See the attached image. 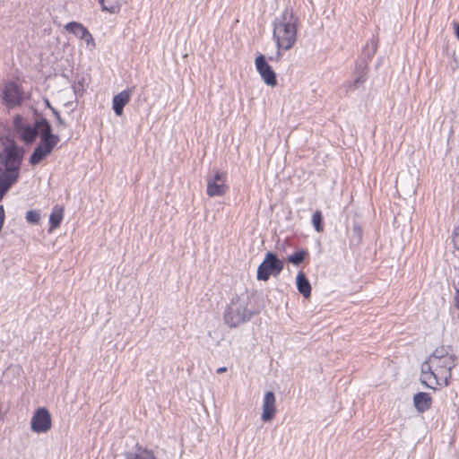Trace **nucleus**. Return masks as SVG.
<instances>
[{"label": "nucleus", "mask_w": 459, "mask_h": 459, "mask_svg": "<svg viewBox=\"0 0 459 459\" xmlns=\"http://www.w3.org/2000/svg\"><path fill=\"white\" fill-rule=\"evenodd\" d=\"M23 156V148L13 141L6 144L0 152V202L17 183Z\"/></svg>", "instance_id": "nucleus-1"}, {"label": "nucleus", "mask_w": 459, "mask_h": 459, "mask_svg": "<svg viewBox=\"0 0 459 459\" xmlns=\"http://www.w3.org/2000/svg\"><path fill=\"white\" fill-rule=\"evenodd\" d=\"M298 18L291 9L285 8L274 20L273 39L278 49L289 50L296 43L298 32Z\"/></svg>", "instance_id": "nucleus-2"}, {"label": "nucleus", "mask_w": 459, "mask_h": 459, "mask_svg": "<svg viewBox=\"0 0 459 459\" xmlns=\"http://www.w3.org/2000/svg\"><path fill=\"white\" fill-rule=\"evenodd\" d=\"M431 365L435 368L439 385L447 386L451 379V370L456 365V358L450 346L437 348L431 354Z\"/></svg>", "instance_id": "nucleus-3"}, {"label": "nucleus", "mask_w": 459, "mask_h": 459, "mask_svg": "<svg viewBox=\"0 0 459 459\" xmlns=\"http://www.w3.org/2000/svg\"><path fill=\"white\" fill-rule=\"evenodd\" d=\"M248 297L238 296L233 299L224 311V323L233 328L248 321L252 316V311L247 308Z\"/></svg>", "instance_id": "nucleus-4"}, {"label": "nucleus", "mask_w": 459, "mask_h": 459, "mask_svg": "<svg viewBox=\"0 0 459 459\" xmlns=\"http://www.w3.org/2000/svg\"><path fill=\"white\" fill-rule=\"evenodd\" d=\"M41 122L45 124V130L41 135L40 143L34 149L30 157L29 161L32 166H36L45 160L59 142L58 135L52 134L49 122L48 120H42Z\"/></svg>", "instance_id": "nucleus-5"}, {"label": "nucleus", "mask_w": 459, "mask_h": 459, "mask_svg": "<svg viewBox=\"0 0 459 459\" xmlns=\"http://www.w3.org/2000/svg\"><path fill=\"white\" fill-rule=\"evenodd\" d=\"M283 266V261L280 260L276 254L268 252L265 255L264 261L257 268L256 278L259 281H266L271 275H279L282 271Z\"/></svg>", "instance_id": "nucleus-6"}, {"label": "nucleus", "mask_w": 459, "mask_h": 459, "mask_svg": "<svg viewBox=\"0 0 459 459\" xmlns=\"http://www.w3.org/2000/svg\"><path fill=\"white\" fill-rule=\"evenodd\" d=\"M228 190L226 174L216 170L213 175L207 178V195L210 197L221 196Z\"/></svg>", "instance_id": "nucleus-7"}, {"label": "nucleus", "mask_w": 459, "mask_h": 459, "mask_svg": "<svg viewBox=\"0 0 459 459\" xmlns=\"http://www.w3.org/2000/svg\"><path fill=\"white\" fill-rule=\"evenodd\" d=\"M30 428L35 433H46L51 429V415L45 407L36 410L30 420Z\"/></svg>", "instance_id": "nucleus-8"}, {"label": "nucleus", "mask_w": 459, "mask_h": 459, "mask_svg": "<svg viewBox=\"0 0 459 459\" xmlns=\"http://www.w3.org/2000/svg\"><path fill=\"white\" fill-rule=\"evenodd\" d=\"M2 100L9 108L20 106L22 102V92L13 82H6L2 91Z\"/></svg>", "instance_id": "nucleus-9"}, {"label": "nucleus", "mask_w": 459, "mask_h": 459, "mask_svg": "<svg viewBox=\"0 0 459 459\" xmlns=\"http://www.w3.org/2000/svg\"><path fill=\"white\" fill-rule=\"evenodd\" d=\"M255 63L256 70L264 82L269 86H275L277 84L276 74L265 60L264 56L259 55Z\"/></svg>", "instance_id": "nucleus-10"}, {"label": "nucleus", "mask_w": 459, "mask_h": 459, "mask_svg": "<svg viewBox=\"0 0 459 459\" xmlns=\"http://www.w3.org/2000/svg\"><path fill=\"white\" fill-rule=\"evenodd\" d=\"M420 382L429 388L436 389L434 386L439 385L435 368L431 365V355L421 364Z\"/></svg>", "instance_id": "nucleus-11"}, {"label": "nucleus", "mask_w": 459, "mask_h": 459, "mask_svg": "<svg viewBox=\"0 0 459 459\" xmlns=\"http://www.w3.org/2000/svg\"><path fill=\"white\" fill-rule=\"evenodd\" d=\"M47 120L44 117L37 118L33 126H26L22 128V138L26 143L33 142L39 134L42 135L45 130V124L41 121Z\"/></svg>", "instance_id": "nucleus-12"}, {"label": "nucleus", "mask_w": 459, "mask_h": 459, "mask_svg": "<svg viewBox=\"0 0 459 459\" xmlns=\"http://www.w3.org/2000/svg\"><path fill=\"white\" fill-rule=\"evenodd\" d=\"M275 412V395L272 391H268L265 393L263 401L262 420L265 422L271 421L273 419Z\"/></svg>", "instance_id": "nucleus-13"}, {"label": "nucleus", "mask_w": 459, "mask_h": 459, "mask_svg": "<svg viewBox=\"0 0 459 459\" xmlns=\"http://www.w3.org/2000/svg\"><path fill=\"white\" fill-rule=\"evenodd\" d=\"M132 90H125L113 97L112 108L117 116L123 114L124 107L130 101Z\"/></svg>", "instance_id": "nucleus-14"}, {"label": "nucleus", "mask_w": 459, "mask_h": 459, "mask_svg": "<svg viewBox=\"0 0 459 459\" xmlns=\"http://www.w3.org/2000/svg\"><path fill=\"white\" fill-rule=\"evenodd\" d=\"M432 398L428 393H418L413 397V404L418 411L425 412L430 409Z\"/></svg>", "instance_id": "nucleus-15"}, {"label": "nucleus", "mask_w": 459, "mask_h": 459, "mask_svg": "<svg viewBox=\"0 0 459 459\" xmlns=\"http://www.w3.org/2000/svg\"><path fill=\"white\" fill-rule=\"evenodd\" d=\"M296 285L299 292L304 297L308 298L311 294V285L304 273L299 272L296 277Z\"/></svg>", "instance_id": "nucleus-16"}, {"label": "nucleus", "mask_w": 459, "mask_h": 459, "mask_svg": "<svg viewBox=\"0 0 459 459\" xmlns=\"http://www.w3.org/2000/svg\"><path fill=\"white\" fill-rule=\"evenodd\" d=\"M64 218V207L60 205H55L52 209V212L49 215V223L50 228L48 232L53 231L55 229L58 228Z\"/></svg>", "instance_id": "nucleus-17"}, {"label": "nucleus", "mask_w": 459, "mask_h": 459, "mask_svg": "<svg viewBox=\"0 0 459 459\" xmlns=\"http://www.w3.org/2000/svg\"><path fill=\"white\" fill-rule=\"evenodd\" d=\"M65 29L70 32L73 33L74 36L82 39L84 37V34L88 31L87 28L84 27L82 23H79L77 22H68Z\"/></svg>", "instance_id": "nucleus-18"}, {"label": "nucleus", "mask_w": 459, "mask_h": 459, "mask_svg": "<svg viewBox=\"0 0 459 459\" xmlns=\"http://www.w3.org/2000/svg\"><path fill=\"white\" fill-rule=\"evenodd\" d=\"M126 459H157L153 453L148 449L138 447L134 452L126 455Z\"/></svg>", "instance_id": "nucleus-19"}, {"label": "nucleus", "mask_w": 459, "mask_h": 459, "mask_svg": "<svg viewBox=\"0 0 459 459\" xmlns=\"http://www.w3.org/2000/svg\"><path fill=\"white\" fill-rule=\"evenodd\" d=\"M102 10L111 13H118L121 8V0H99Z\"/></svg>", "instance_id": "nucleus-20"}, {"label": "nucleus", "mask_w": 459, "mask_h": 459, "mask_svg": "<svg viewBox=\"0 0 459 459\" xmlns=\"http://www.w3.org/2000/svg\"><path fill=\"white\" fill-rule=\"evenodd\" d=\"M307 255V252L306 250L300 249V250L296 251L292 255H289L287 260L289 263H290L294 265H299L304 261Z\"/></svg>", "instance_id": "nucleus-21"}, {"label": "nucleus", "mask_w": 459, "mask_h": 459, "mask_svg": "<svg viewBox=\"0 0 459 459\" xmlns=\"http://www.w3.org/2000/svg\"><path fill=\"white\" fill-rule=\"evenodd\" d=\"M312 224L316 232H323V216L321 211H316L312 216Z\"/></svg>", "instance_id": "nucleus-22"}, {"label": "nucleus", "mask_w": 459, "mask_h": 459, "mask_svg": "<svg viewBox=\"0 0 459 459\" xmlns=\"http://www.w3.org/2000/svg\"><path fill=\"white\" fill-rule=\"evenodd\" d=\"M25 218L28 222L31 224H37L40 220V214L36 210H30L27 212Z\"/></svg>", "instance_id": "nucleus-23"}, {"label": "nucleus", "mask_w": 459, "mask_h": 459, "mask_svg": "<svg viewBox=\"0 0 459 459\" xmlns=\"http://www.w3.org/2000/svg\"><path fill=\"white\" fill-rule=\"evenodd\" d=\"M82 39L84 40L86 48L89 50H93L95 48V40L89 30L84 34V37Z\"/></svg>", "instance_id": "nucleus-24"}, {"label": "nucleus", "mask_w": 459, "mask_h": 459, "mask_svg": "<svg viewBox=\"0 0 459 459\" xmlns=\"http://www.w3.org/2000/svg\"><path fill=\"white\" fill-rule=\"evenodd\" d=\"M377 50V41L372 39L370 42V46L367 45L366 48L364 49L365 55L368 56V58H371V56L375 54Z\"/></svg>", "instance_id": "nucleus-25"}, {"label": "nucleus", "mask_w": 459, "mask_h": 459, "mask_svg": "<svg viewBox=\"0 0 459 459\" xmlns=\"http://www.w3.org/2000/svg\"><path fill=\"white\" fill-rule=\"evenodd\" d=\"M366 75L364 74H359L355 80L354 82L350 85V88L351 89H357L358 87H359L361 84L364 83V82L366 81Z\"/></svg>", "instance_id": "nucleus-26"}, {"label": "nucleus", "mask_w": 459, "mask_h": 459, "mask_svg": "<svg viewBox=\"0 0 459 459\" xmlns=\"http://www.w3.org/2000/svg\"><path fill=\"white\" fill-rule=\"evenodd\" d=\"M453 241H454L455 246L456 247V248H458V249H459V232H458V233H456V234L454 236Z\"/></svg>", "instance_id": "nucleus-27"}, {"label": "nucleus", "mask_w": 459, "mask_h": 459, "mask_svg": "<svg viewBox=\"0 0 459 459\" xmlns=\"http://www.w3.org/2000/svg\"><path fill=\"white\" fill-rule=\"evenodd\" d=\"M56 121H57L58 125H60V126H65V121L62 119L61 116H60V117H58L56 118Z\"/></svg>", "instance_id": "nucleus-28"}, {"label": "nucleus", "mask_w": 459, "mask_h": 459, "mask_svg": "<svg viewBox=\"0 0 459 459\" xmlns=\"http://www.w3.org/2000/svg\"><path fill=\"white\" fill-rule=\"evenodd\" d=\"M216 371H217L218 374H221V373H224V372L227 371V368L226 367H221V368H217Z\"/></svg>", "instance_id": "nucleus-29"}, {"label": "nucleus", "mask_w": 459, "mask_h": 459, "mask_svg": "<svg viewBox=\"0 0 459 459\" xmlns=\"http://www.w3.org/2000/svg\"><path fill=\"white\" fill-rule=\"evenodd\" d=\"M46 106L52 111V108H54L48 100H45Z\"/></svg>", "instance_id": "nucleus-30"}, {"label": "nucleus", "mask_w": 459, "mask_h": 459, "mask_svg": "<svg viewBox=\"0 0 459 459\" xmlns=\"http://www.w3.org/2000/svg\"><path fill=\"white\" fill-rule=\"evenodd\" d=\"M52 113L54 114V116L56 117V118H57L58 117H60L59 112H58L56 108H52Z\"/></svg>", "instance_id": "nucleus-31"}, {"label": "nucleus", "mask_w": 459, "mask_h": 459, "mask_svg": "<svg viewBox=\"0 0 459 459\" xmlns=\"http://www.w3.org/2000/svg\"><path fill=\"white\" fill-rule=\"evenodd\" d=\"M455 35L457 38H459V24H456L455 26Z\"/></svg>", "instance_id": "nucleus-32"}, {"label": "nucleus", "mask_w": 459, "mask_h": 459, "mask_svg": "<svg viewBox=\"0 0 459 459\" xmlns=\"http://www.w3.org/2000/svg\"><path fill=\"white\" fill-rule=\"evenodd\" d=\"M456 296H457V302H458L457 307L459 308V290L458 289L456 290Z\"/></svg>", "instance_id": "nucleus-33"}, {"label": "nucleus", "mask_w": 459, "mask_h": 459, "mask_svg": "<svg viewBox=\"0 0 459 459\" xmlns=\"http://www.w3.org/2000/svg\"><path fill=\"white\" fill-rule=\"evenodd\" d=\"M459 39V38H457Z\"/></svg>", "instance_id": "nucleus-34"}]
</instances>
